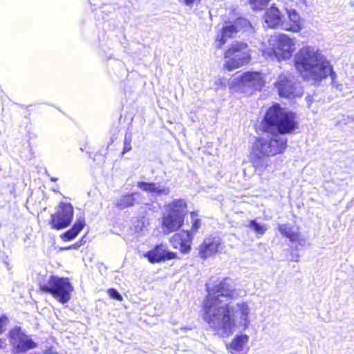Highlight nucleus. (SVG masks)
Returning <instances> with one entry per match:
<instances>
[{"mask_svg":"<svg viewBox=\"0 0 354 354\" xmlns=\"http://www.w3.org/2000/svg\"><path fill=\"white\" fill-rule=\"evenodd\" d=\"M208 295L203 304V319L210 328L221 337L232 334L235 327V317L239 324L246 329L250 324V308L246 302L232 304L230 300L236 299L241 291L234 288L230 278L216 281L207 285Z\"/></svg>","mask_w":354,"mask_h":354,"instance_id":"f257e3e1","label":"nucleus"},{"mask_svg":"<svg viewBox=\"0 0 354 354\" xmlns=\"http://www.w3.org/2000/svg\"><path fill=\"white\" fill-rule=\"evenodd\" d=\"M136 185L141 190L147 193L153 194L158 196H167L171 192L170 187L161 183L138 181Z\"/></svg>","mask_w":354,"mask_h":354,"instance_id":"4468645a","label":"nucleus"},{"mask_svg":"<svg viewBox=\"0 0 354 354\" xmlns=\"http://www.w3.org/2000/svg\"><path fill=\"white\" fill-rule=\"evenodd\" d=\"M108 294L113 299H116L118 301H122V297L118 292V291L116 290L115 289H113V288L109 289L108 290Z\"/></svg>","mask_w":354,"mask_h":354,"instance_id":"cd10ccee","label":"nucleus"},{"mask_svg":"<svg viewBox=\"0 0 354 354\" xmlns=\"http://www.w3.org/2000/svg\"><path fill=\"white\" fill-rule=\"evenodd\" d=\"M278 230L282 235L287 237L291 242H299L300 240L299 234L297 230L293 229L288 224H280Z\"/></svg>","mask_w":354,"mask_h":354,"instance_id":"4be33fe9","label":"nucleus"},{"mask_svg":"<svg viewBox=\"0 0 354 354\" xmlns=\"http://www.w3.org/2000/svg\"><path fill=\"white\" fill-rule=\"evenodd\" d=\"M270 0H250L254 10H261L267 5Z\"/></svg>","mask_w":354,"mask_h":354,"instance_id":"a878e982","label":"nucleus"},{"mask_svg":"<svg viewBox=\"0 0 354 354\" xmlns=\"http://www.w3.org/2000/svg\"><path fill=\"white\" fill-rule=\"evenodd\" d=\"M246 226L257 234L260 235L264 234L268 230V227L266 224L258 223L255 219L249 221L248 224L246 225Z\"/></svg>","mask_w":354,"mask_h":354,"instance_id":"b1692460","label":"nucleus"},{"mask_svg":"<svg viewBox=\"0 0 354 354\" xmlns=\"http://www.w3.org/2000/svg\"><path fill=\"white\" fill-rule=\"evenodd\" d=\"M197 216H198V214L196 212H191V219H192V229L190 231L193 232L194 235L196 234L198 230L201 227V221L199 218H197Z\"/></svg>","mask_w":354,"mask_h":354,"instance_id":"393cba45","label":"nucleus"},{"mask_svg":"<svg viewBox=\"0 0 354 354\" xmlns=\"http://www.w3.org/2000/svg\"><path fill=\"white\" fill-rule=\"evenodd\" d=\"M73 248V245H71V246H69L68 248H66V249H70V248Z\"/></svg>","mask_w":354,"mask_h":354,"instance_id":"473e14b6","label":"nucleus"},{"mask_svg":"<svg viewBox=\"0 0 354 354\" xmlns=\"http://www.w3.org/2000/svg\"><path fill=\"white\" fill-rule=\"evenodd\" d=\"M295 65L301 75L315 82H320L330 75L332 84L337 77L330 62L316 47L304 46L295 56Z\"/></svg>","mask_w":354,"mask_h":354,"instance_id":"7ed1b4c3","label":"nucleus"},{"mask_svg":"<svg viewBox=\"0 0 354 354\" xmlns=\"http://www.w3.org/2000/svg\"><path fill=\"white\" fill-rule=\"evenodd\" d=\"M131 137L130 135H126L124 140V148H123V153H125L129 151L131 149Z\"/></svg>","mask_w":354,"mask_h":354,"instance_id":"bb28decb","label":"nucleus"},{"mask_svg":"<svg viewBox=\"0 0 354 354\" xmlns=\"http://www.w3.org/2000/svg\"><path fill=\"white\" fill-rule=\"evenodd\" d=\"M249 340V336L247 335H237L232 342L226 345L227 349L232 354H245L244 346Z\"/></svg>","mask_w":354,"mask_h":354,"instance_id":"6ab92c4d","label":"nucleus"},{"mask_svg":"<svg viewBox=\"0 0 354 354\" xmlns=\"http://www.w3.org/2000/svg\"><path fill=\"white\" fill-rule=\"evenodd\" d=\"M280 96L285 97H295L301 96L303 93L300 84L296 81L294 76L290 75H281L275 83Z\"/></svg>","mask_w":354,"mask_h":354,"instance_id":"9d476101","label":"nucleus"},{"mask_svg":"<svg viewBox=\"0 0 354 354\" xmlns=\"http://www.w3.org/2000/svg\"><path fill=\"white\" fill-rule=\"evenodd\" d=\"M39 288L44 292L50 293L62 304L68 302L71 299L73 286L68 278H60L50 275L47 283H39Z\"/></svg>","mask_w":354,"mask_h":354,"instance_id":"20e7f679","label":"nucleus"},{"mask_svg":"<svg viewBox=\"0 0 354 354\" xmlns=\"http://www.w3.org/2000/svg\"><path fill=\"white\" fill-rule=\"evenodd\" d=\"M145 257L151 263H157L174 259L176 258V253L169 251L167 245L160 243L157 245L153 250L147 252Z\"/></svg>","mask_w":354,"mask_h":354,"instance_id":"f8f14e48","label":"nucleus"},{"mask_svg":"<svg viewBox=\"0 0 354 354\" xmlns=\"http://www.w3.org/2000/svg\"><path fill=\"white\" fill-rule=\"evenodd\" d=\"M269 43L272 50L268 56L273 55L279 61L290 58L295 50V39L284 34L271 37Z\"/></svg>","mask_w":354,"mask_h":354,"instance_id":"423d86ee","label":"nucleus"},{"mask_svg":"<svg viewBox=\"0 0 354 354\" xmlns=\"http://www.w3.org/2000/svg\"><path fill=\"white\" fill-rule=\"evenodd\" d=\"M10 343L15 354L26 352L36 347V343L20 327L17 326L9 332Z\"/></svg>","mask_w":354,"mask_h":354,"instance_id":"6e6552de","label":"nucleus"},{"mask_svg":"<svg viewBox=\"0 0 354 354\" xmlns=\"http://www.w3.org/2000/svg\"><path fill=\"white\" fill-rule=\"evenodd\" d=\"M84 225L85 222L84 218L82 217L78 218L73 227L63 234L64 239L65 241H71L75 239L80 233V232L83 229Z\"/></svg>","mask_w":354,"mask_h":354,"instance_id":"5701e85b","label":"nucleus"},{"mask_svg":"<svg viewBox=\"0 0 354 354\" xmlns=\"http://www.w3.org/2000/svg\"><path fill=\"white\" fill-rule=\"evenodd\" d=\"M73 217V207L68 203H60L56 212L51 215L50 224L53 229L61 230L68 227Z\"/></svg>","mask_w":354,"mask_h":354,"instance_id":"1a4fd4ad","label":"nucleus"},{"mask_svg":"<svg viewBox=\"0 0 354 354\" xmlns=\"http://www.w3.org/2000/svg\"><path fill=\"white\" fill-rule=\"evenodd\" d=\"M50 180H51V181H53V182H56V181L57 180V178L52 177V178H50Z\"/></svg>","mask_w":354,"mask_h":354,"instance_id":"7c9ffc66","label":"nucleus"},{"mask_svg":"<svg viewBox=\"0 0 354 354\" xmlns=\"http://www.w3.org/2000/svg\"><path fill=\"white\" fill-rule=\"evenodd\" d=\"M288 21H283L281 28L293 32H298L303 28L302 21L299 15L295 10H287Z\"/></svg>","mask_w":354,"mask_h":354,"instance_id":"2eb2a0df","label":"nucleus"},{"mask_svg":"<svg viewBox=\"0 0 354 354\" xmlns=\"http://www.w3.org/2000/svg\"><path fill=\"white\" fill-rule=\"evenodd\" d=\"M184 223L181 216H176L165 212L162 217V229L165 234L177 231Z\"/></svg>","mask_w":354,"mask_h":354,"instance_id":"f3484780","label":"nucleus"},{"mask_svg":"<svg viewBox=\"0 0 354 354\" xmlns=\"http://www.w3.org/2000/svg\"><path fill=\"white\" fill-rule=\"evenodd\" d=\"M282 18L283 15L274 4L266 10L264 15L265 23L268 27L272 28H276L279 26L281 27V24L283 21Z\"/></svg>","mask_w":354,"mask_h":354,"instance_id":"a211bd4d","label":"nucleus"},{"mask_svg":"<svg viewBox=\"0 0 354 354\" xmlns=\"http://www.w3.org/2000/svg\"><path fill=\"white\" fill-rule=\"evenodd\" d=\"M264 84L263 76L258 72H245L236 74L230 82V86L243 92L247 88L260 89Z\"/></svg>","mask_w":354,"mask_h":354,"instance_id":"0eeeda50","label":"nucleus"},{"mask_svg":"<svg viewBox=\"0 0 354 354\" xmlns=\"http://www.w3.org/2000/svg\"><path fill=\"white\" fill-rule=\"evenodd\" d=\"M237 32V27L234 24H226L222 28L221 32L216 35L215 47L221 48L225 44L227 39L234 37Z\"/></svg>","mask_w":354,"mask_h":354,"instance_id":"aec40b11","label":"nucleus"},{"mask_svg":"<svg viewBox=\"0 0 354 354\" xmlns=\"http://www.w3.org/2000/svg\"><path fill=\"white\" fill-rule=\"evenodd\" d=\"M296 127L293 113L283 110L279 104L268 109L263 122V129L271 135L257 138L252 146L250 158L256 172L261 175L269 165L268 157L285 151L287 139L281 134L289 133Z\"/></svg>","mask_w":354,"mask_h":354,"instance_id":"f03ea898","label":"nucleus"},{"mask_svg":"<svg viewBox=\"0 0 354 354\" xmlns=\"http://www.w3.org/2000/svg\"><path fill=\"white\" fill-rule=\"evenodd\" d=\"M2 345H3V341L1 339H0V348H2Z\"/></svg>","mask_w":354,"mask_h":354,"instance_id":"2f4dec72","label":"nucleus"},{"mask_svg":"<svg viewBox=\"0 0 354 354\" xmlns=\"http://www.w3.org/2000/svg\"><path fill=\"white\" fill-rule=\"evenodd\" d=\"M194 234L193 232L183 230L174 234L170 239V243L174 248H178L184 254L191 250V244Z\"/></svg>","mask_w":354,"mask_h":354,"instance_id":"9b49d317","label":"nucleus"},{"mask_svg":"<svg viewBox=\"0 0 354 354\" xmlns=\"http://www.w3.org/2000/svg\"><path fill=\"white\" fill-rule=\"evenodd\" d=\"M187 203L185 200L175 199L165 205V210L167 213L176 216H181L184 219L187 213Z\"/></svg>","mask_w":354,"mask_h":354,"instance_id":"412c9836","label":"nucleus"},{"mask_svg":"<svg viewBox=\"0 0 354 354\" xmlns=\"http://www.w3.org/2000/svg\"><path fill=\"white\" fill-rule=\"evenodd\" d=\"M292 261L297 262L299 261V256L298 255L292 256Z\"/></svg>","mask_w":354,"mask_h":354,"instance_id":"c756f323","label":"nucleus"},{"mask_svg":"<svg viewBox=\"0 0 354 354\" xmlns=\"http://www.w3.org/2000/svg\"><path fill=\"white\" fill-rule=\"evenodd\" d=\"M224 67L233 71L247 64L250 60V54L247 44L236 42L230 46L224 55Z\"/></svg>","mask_w":354,"mask_h":354,"instance_id":"39448f33","label":"nucleus"},{"mask_svg":"<svg viewBox=\"0 0 354 354\" xmlns=\"http://www.w3.org/2000/svg\"><path fill=\"white\" fill-rule=\"evenodd\" d=\"M143 195L140 192H132L122 196L115 200L114 205L120 209H124L142 201Z\"/></svg>","mask_w":354,"mask_h":354,"instance_id":"dca6fc26","label":"nucleus"},{"mask_svg":"<svg viewBox=\"0 0 354 354\" xmlns=\"http://www.w3.org/2000/svg\"><path fill=\"white\" fill-rule=\"evenodd\" d=\"M180 3L186 5L189 7H192L196 3L199 1V0H178Z\"/></svg>","mask_w":354,"mask_h":354,"instance_id":"c85d7f7f","label":"nucleus"},{"mask_svg":"<svg viewBox=\"0 0 354 354\" xmlns=\"http://www.w3.org/2000/svg\"><path fill=\"white\" fill-rule=\"evenodd\" d=\"M221 244V239L218 236H210L205 238L198 248L199 256L202 259H207L214 255L218 252Z\"/></svg>","mask_w":354,"mask_h":354,"instance_id":"ddd939ff","label":"nucleus"}]
</instances>
